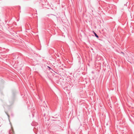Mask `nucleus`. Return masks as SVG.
Wrapping results in <instances>:
<instances>
[{
  "mask_svg": "<svg viewBox=\"0 0 134 134\" xmlns=\"http://www.w3.org/2000/svg\"><path fill=\"white\" fill-rule=\"evenodd\" d=\"M93 32L94 33V34L95 36L97 38H99L98 36L96 34L95 32L93 31Z\"/></svg>",
  "mask_w": 134,
  "mask_h": 134,
  "instance_id": "f257e3e1",
  "label": "nucleus"
},
{
  "mask_svg": "<svg viewBox=\"0 0 134 134\" xmlns=\"http://www.w3.org/2000/svg\"><path fill=\"white\" fill-rule=\"evenodd\" d=\"M48 67L49 68V69H51V67H50L49 66H48Z\"/></svg>",
  "mask_w": 134,
  "mask_h": 134,
  "instance_id": "f03ea898",
  "label": "nucleus"
}]
</instances>
